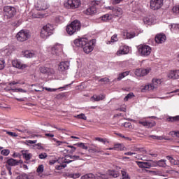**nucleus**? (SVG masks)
<instances>
[{
	"label": "nucleus",
	"instance_id": "nucleus-1",
	"mask_svg": "<svg viewBox=\"0 0 179 179\" xmlns=\"http://www.w3.org/2000/svg\"><path fill=\"white\" fill-rule=\"evenodd\" d=\"M73 44L76 47H80L83 48L85 54H90V52L93 51L94 45H96V39H92L89 41V40L86 38H81L79 39H76L73 41Z\"/></svg>",
	"mask_w": 179,
	"mask_h": 179
},
{
	"label": "nucleus",
	"instance_id": "nucleus-2",
	"mask_svg": "<svg viewBox=\"0 0 179 179\" xmlns=\"http://www.w3.org/2000/svg\"><path fill=\"white\" fill-rule=\"evenodd\" d=\"M66 30L69 36L75 34L76 31L80 30V22L78 20L73 21L69 25H67Z\"/></svg>",
	"mask_w": 179,
	"mask_h": 179
},
{
	"label": "nucleus",
	"instance_id": "nucleus-3",
	"mask_svg": "<svg viewBox=\"0 0 179 179\" xmlns=\"http://www.w3.org/2000/svg\"><path fill=\"white\" fill-rule=\"evenodd\" d=\"M53 31L54 26L50 24H48L43 26L41 29L40 36L41 38H48V37L52 34Z\"/></svg>",
	"mask_w": 179,
	"mask_h": 179
},
{
	"label": "nucleus",
	"instance_id": "nucleus-4",
	"mask_svg": "<svg viewBox=\"0 0 179 179\" xmlns=\"http://www.w3.org/2000/svg\"><path fill=\"white\" fill-rule=\"evenodd\" d=\"M138 51L141 57H149L152 53V48L148 45H140Z\"/></svg>",
	"mask_w": 179,
	"mask_h": 179
},
{
	"label": "nucleus",
	"instance_id": "nucleus-5",
	"mask_svg": "<svg viewBox=\"0 0 179 179\" xmlns=\"http://www.w3.org/2000/svg\"><path fill=\"white\" fill-rule=\"evenodd\" d=\"M162 83V80L159 78L152 79V83L145 85L142 89L141 92H145L146 90H154L157 87V85Z\"/></svg>",
	"mask_w": 179,
	"mask_h": 179
},
{
	"label": "nucleus",
	"instance_id": "nucleus-6",
	"mask_svg": "<svg viewBox=\"0 0 179 179\" xmlns=\"http://www.w3.org/2000/svg\"><path fill=\"white\" fill-rule=\"evenodd\" d=\"M16 38L17 41H26L30 38V33L27 30L22 29L17 34Z\"/></svg>",
	"mask_w": 179,
	"mask_h": 179
},
{
	"label": "nucleus",
	"instance_id": "nucleus-7",
	"mask_svg": "<svg viewBox=\"0 0 179 179\" xmlns=\"http://www.w3.org/2000/svg\"><path fill=\"white\" fill-rule=\"evenodd\" d=\"M3 11L4 16H6L7 19H10L16 15V8L10 6H4Z\"/></svg>",
	"mask_w": 179,
	"mask_h": 179
},
{
	"label": "nucleus",
	"instance_id": "nucleus-8",
	"mask_svg": "<svg viewBox=\"0 0 179 179\" xmlns=\"http://www.w3.org/2000/svg\"><path fill=\"white\" fill-rule=\"evenodd\" d=\"M120 176V172L117 171H108L107 175H101L98 179L117 178Z\"/></svg>",
	"mask_w": 179,
	"mask_h": 179
},
{
	"label": "nucleus",
	"instance_id": "nucleus-9",
	"mask_svg": "<svg viewBox=\"0 0 179 179\" xmlns=\"http://www.w3.org/2000/svg\"><path fill=\"white\" fill-rule=\"evenodd\" d=\"M97 5H99L98 3H93L90 7L83 11V13L88 16L90 15H96V13H97Z\"/></svg>",
	"mask_w": 179,
	"mask_h": 179
},
{
	"label": "nucleus",
	"instance_id": "nucleus-10",
	"mask_svg": "<svg viewBox=\"0 0 179 179\" xmlns=\"http://www.w3.org/2000/svg\"><path fill=\"white\" fill-rule=\"evenodd\" d=\"M163 6V0H150V8L152 10H157Z\"/></svg>",
	"mask_w": 179,
	"mask_h": 179
},
{
	"label": "nucleus",
	"instance_id": "nucleus-11",
	"mask_svg": "<svg viewBox=\"0 0 179 179\" xmlns=\"http://www.w3.org/2000/svg\"><path fill=\"white\" fill-rule=\"evenodd\" d=\"M36 10H45L48 9V5L45 1L39 0L35 3Z\"/></svg>",
	"mask_w": 179,
	"mask_h": 179
},
{
	"label": "nucleus",
	"instance_id": "nucleus-12",
	"mask_svg": "<svg viewBox=\"0 0 179 179\" xmlns=\"http://www.w3.org/2000/svg\"><path fill=\"white\" fill-rule=\"evenodd\" d=\"M64 46L61 44L57 43L51 48V53L53 55H59L62 52Z\"/></svg>",
	"mask_w": 179,
	"mask_h": 179
},
{
	"label": "nucleus",
	"instance_id": "nucleus-13",
	"mask_svg": "<svg viewBox=\"0 0 179 179\" xmlns=\"http://www.w3.org/2000/svg\"><path fill=\"white\" fill-rule=\"evenodd\" d=\"M66 6H68L71 9H76L80 6V0H68Z\"/></svg>",
	"mask_w": 179,
	"mask_h": 179
},
{
	"label": "nucleus",
	"instance_id": "nucleus-14",
	"mask_svg": "<svg viewBox=\"0 0 179 179\" xmlns=\"http://www.w3.org/2000/svg\"><path fill=\"white\" fill-rule=\"evenodd\" d=\"M12 65L14 68H17L18 69H26L27 68V64H22L21 61L18 59H15L12 61Z\"/></svg>",
	"mask_w": 179,
	"mask_h": 179
},
{
	"label": "nucleus",
	"instance_id": "nucleus-15",
	"mask_svg": "<svg viewBox=\"0 0 179 179\" xmlns=\"http://www.w3.org/2000/svg\"><path fill=\"white\" fill-rule=\"evenodd\" d=\"M143 22L144 24H148L150 26V24H153L156 22V17L155 15H149L148 17H145L143 19Z\"/></svg>",
	"mask_w": 179,
	"mask_h": 179
},
{
	"label": "nucleus",
	"instance_id": "nucleus-16",
	"mask_svg": "<svg viewBox=\"0 0 179 179\" xmlns=\"http://www.w3.org/2000/svg\"><path fill=\"white\" fill-rule=\"evenodd\" d=\"M149 72H150L149 69H137L134 73L136 76H145Z\"/></svg>",
	"mask_w": 179,
	"mask_h": 179
},
{
	"label": "nucleus",
	"instance_id": "nucleus-17",
	"mask_svg": "<svg viewBox=\"0 0 179 179\" xmlns=\"http://www.w3.org/2000/svg\"><path fill=\"white\" fill-rule=\"evenodd\" d=\"M69 65L70 64L68 61L62 62L59 65V71L64 72V71L69 69Z\"/></svg>",
	"mask_w": 179,
	"mask_h": 179
},
{
	"label": "nucleus",
	"instance_id": "nucleus-18",
	"mask_svg": "<svg viewBox=\"0 0 179 179\" xmlns=\"http://www.w3.org/2000/svg\"><path fill=\"white\" fill-rule=\"evenodd\" d=\"M129 52V48L128 46H121L120 50L117 52V55H125Z\"/></svg>",
	"mask_w": 179,
	"mask_h": 179
},
{
	"label": "nucleus",
	"instance_id": "nucleus-19",
	"mask_svg": "<svg viewBox=\"0 0 179 179\" xmlns=\"http://www.w3.org/2000/svg\"><path fill=\"white\" fill-rule=\"evenodd\" d=\"M168 78L169 79H179V71L178 70H175V71H171L168 73Z\"/></svg>",
	"mask_w": 179,
	"mask_h": 179
},
{
	"label": "nucleus",
	"instance_id": "nucleus-20",
	"mask_svg": "<svg viewBox=\"0 0 179 179\" xmlns=\"http://www.w3.org/2000/svg\"><path fill=\"white\" fill-rule=\"evenodd\" d=\"M22 55L25 58H34L36 57V52L33 50H25L22 52Z\"/></svg>",
	"mask_w": 179,
	"mask_h": 179
},
{
	"label": "nucleus",
	"instance_id": "nucleus-21",
	"mask_svg": "<svg viewBox=\"0 0 179 179\" xmlns=\"http://www.w3.org/2000/svg\"><path fill=\"white\" fill-rule=\"evenodd\" d=\"M109 9L113 10V15L115 16H121L123 13L122 9L120 7H109Z\"/></svg>",
	"mask_w": 179,
	"mask_h": 179
},
{
	"label": "nucleus",
	"instance_id": "nucleus-22",
	"mask_svg": "<svg viewBox=\"0 0 179 179\" xmlns=\"http://www.w3.org/2000/svg\"><path fill=\"white\" fill-rule=\"evenodd\" d=\"M136 164L140 167V169H150L152 167V164L150 162H136Z\"/></svg>",
	"mask_w": 179,
	"mask_h": 179
},
{
	"label": "nucleus",
	"instance_id": "nucleus-23",
	"mask_svg": "<svg viewBox=\"0 0 179 179\" xmlns=\"http://www.w3.org/2000/svg\"><path fill=\"white\" fill-rule=\"evenodd\" d=\"M155 41L158 44H162L166 41V35L164 34H158L155 36Z\"/></svg>",
	"mask_w": 179,
	"mask_h": 179
},
{
	"label": "nucleus",
	"instance_id": "nucleus-24",
	"mask_svg": "<svg viewBox=\"0 0 179 179\" xmlns=\"http://www.w3.org/2000/svg\"><path fill=\"white\" fill-rule=\"evenodd\" d=\"M6 166H8L9 167H15L17 166V160L13 158L8 159L6 161Z\"/></svg>",
	"mask_w": 179,
	"mask_h": 179
},
{
	"label": "nucleus",
	"instance_id": "nucleus-25",
	"mask_svg": "<svg viewBox=\"0 0 179 179\" xmlns=\"http://www.w3.org/2000/svg\"><path fill=\"white\" fill-rule=\"evenodd\" d=\"M136 36V34H135V32H128V31H123L124 38L131 39L134 38V37H135Z\"/></svg>",
	"mask_w": 179,
	"mask_h": 179
},
{
	"label": "nucleus",
	"instance_id": "nucleus-26",
	"mask_svg": "<svg viewBox=\"0 0 179 179\" xmlns=\"http://www.w3.org/2000/svg\"><path fill=\"white\" fill-rule=\"evenodd\" d=\"M72 162H73V160H69V159H67L65 157H62V158H59L57 160V162L59 163V164H69V163H72Z\"/></svg>",
	"mask_w": 179,
	"mask_h": 179
},
{
	"label": "nucleus",
	"instance_id": "nucleus-27",
	"mask_svg": "<svg viewBox=\"0 0 179 179\" xmlns=\"http://www.w3.org/2000/svg\"><path fill=\"white\" fill-rule=\"evenodd\" d=\"M28 150H22L21 153L22 155L23 159L26 160V162H29L31 159V154L27 153Z\"/></svg>",
	"mask_w": 179,
	"mask_h": 179
},
{
	"label": "nucleus",
	"instance_id": "nucleus-28",
	"mask_svg": "<svg viewBox=\"0 0 179 179\" xmlns=\"http://www.w3.org/2000/svg\"><path fill=\"white\" fill-rule=\"evenodd\" d=\"M148 138H152V139H154L156 141H170V139L166 138L164 136L150 135V136H148Z\"/></svg>",
	"mask_w": 179,
	"mask_h": 179
},
{
	"label": "nucleus",
	"instance_id": "nucleus-29",
	"mask_svg": "<svg viewBox=\"0 0 179 179\" xmlns=\"http://www.w3.org/2000/svg\"><path fill=\"white\" fill-rule=\"evenodd\" d=\"M92 99L95 101H100V100H104L106 99L105 94L94 95Z\"/></svg>",
	"mask_w": 179,
	"mask_h": 179
},
{
	"label": "nucleus",
	"instance_id": "nucleus-30",
	"mask_svg": "<svg viewBox=\"0 0 179 179\" xmlns=\"http://www.w3.org/2000/svg\"><path fill=\"white\" fill-rule=\"evenodd\" d=\"M179 121V115H176L174 117L169 116L168 118H166L167 122H177Z\"/></svg>",
	"mask_w": 179,
	"mask_h": 179
},
{
	"label": "nucleus",
	"instance_id": "nucleus-31",
	"mask_svg": "<svg viewBox=\"0 0 179 179\" xmlns=\"http://www.w3.org/2000/svg\"><path fill=\"white\" fill-rule=\"evenodd\" d=\"M17 179H34L33 176H30L26 173H21L17 177Z\"/></svg>",
	"mask_w": 179,
	"mask_h": 179
},
{
	"label": "nucleus",
	"instance_id": "nucleus-32",
	"mask_svg": "<svg viewBox=\"0 0 179 179\" xmlns=\"http://www.w3.org/2000/svg\"><path fill=\"white\" fill-rule=\"evenodd\" d=\"M128 75H129V71H124L122 73H120L117 78V80L120 81L122 79H124L125 76H128Z\"/></svg>",
	"mask_w": 179,
	"mask_h": 179
},
{
	"label": "nucleus",
	"instance_id": "nucleus-33",
	"mask_svg": "<svg viewBox=\"0 0 179 179\" xmlns=\"http://www.w3.org/2000/svg\"><path fill=\"white\" fill-rule=\"evenodd\" d=\"M81 179H96V176L93 173H87L81 176Z\"/></svg>",
	"mask_w": 179,
	"mask_h": 179
},
{
	"label": "nucleus",
	"instance_id": "nucleus-34",
	"mask_svg": "<svg viewBox=\"0 0 179 179\" xmlns=\"http://www.w3.org/2000/svg\"><path fill=\"white\" fill-rule=\"evenodd\" d=\"M166 159H167V160H169L170 162V163H171L173 165L178 164V162L176 161V159H174V158H173V157L167 156Z\"/></svg>",
	"mask_w": 179,
	"mask_h": 179
},
{
	"label": "nucleus",
	"instance_id": "nucleus-35",
	"mask_svg": "<svg viewBox=\"0 0 179 179\" xmlns=\"http://www.w3.org/2000/svg\"><path fill=\"white\" fill-rule=\"evenodd\" d=\"M12 92H13L14 93H27V91L26 90H23L22 88H15L14 90H11Z\"/></svg>",
	"mask_w": 179,
	"mask_h": 179
},
{
	"label": "nucleus",
	"instance_id": "nucleus-36",
	"mask_svg": "<svg viewBox=\"0 0 179 179\" xmlns=\"http://www.w3.org/2000/svg\"><path fill=\"white\" fill-rule=\"evenodd\" d=\"M74 146H78V148H82V149H85V150H87L88 148L85 145V143H78L74 144Z\"/></svg>",
	"mask_w": 179,
	"mask_h": 179
},
{
	"label": "nucleus",
	"instance_id": "nucleus-37",
	"mask_svg": "<svg viewBox=\"0 0 179 179\" xmlns=\"http://www.w3.org/2000/svg\"><path fill=\"white\" fill-rule=\"evenodd\" d=\"M157 166H159V167H166V160L164 159H161L159 161L157 162Z\"/></svg>",
	"mask_w": 179,
	"mask_h": 179
},
{
	"label": "nucleus",
	"instance_id": "nucleus-38",
	"mask_svg": "<svg viewBox=\"0 0 179 179\" xmlns=\"http://www.w3.org/2000/svg\"><path fill=\"white\" fill-rule=\"evenodd\" d=\"M68 177H70V178H79L80 177V173H69Z\"/></svg>",
	"mask_w": 179,
	"mask_h": 179
},
{
	"label": "nucleus",
	"instance_id": "nucleus-39",
	"mask_svg": "<svg viewBox=\"0 0 179 179\" xmlns=\"http://www.w3.org/2000/svg\"><path fill=\"white\" fill-rule=\"evenodd\" d=\"M95 141H97L98 142H101L103 143V145H106V143L107 142L108 143V141L107 138H101L100 137H96Z\"/></svg>",
	"mask_w": 179,
	"mask_h": 179
},
{
	"label": "nucleus",
	"instance_id": "nucleus-40",
	"mask_svg": "<svg viewBox=\"0 0 179 179\" xmlns=\"http://www.w3.org/2000/svg\"><path fill=\"white\" fill-rule=\"evenodd\" d=\"M75 117H76V118H78L79 120H84L85 121H86V120H87V117H86L85 113H80V115H77Z\"/></svg>",
	"mask_w": 179,
	"mask_h": 179
},
{
	"label": "nucleus",
	"instance_id": "nucleus-41",
	"mask_svg": "<svg viewBox=\"0 0 179 179\" xmlns=\"http://www.w3.org/2000/svg\"><path fill=\"white\" fill-rule=\"evenodd\" d=\"M121 174L122 176V179H129V175H128L125 170H122Z\"/></svg>",
	"mask_w": 179,
	"mask_h": 179
},
{
	"label": "nucleus",
	"instance_id": "nucleus-42",
	"mask_svg": "<svg viewBox=\"0 0 179 179\" xmlns=\"http://www.w3.org/2000/svg\"><path fill=\"white\" fill-rule=\"evenodd\" d=\"M156 125V122H146L145 127L146 128H153Z\"/></svg>",
	"mask_w": 179,
	"mask_h": 179
},
{
	"label": "nucleus",
	"instance_id": "nucleus-43",
	"mask_svg": "<svg viewBox=\"0 0 179 179\" xmlns=\"http://www.w3.org/2000/svg\"><path fill=\"white\" fill-rule=\"evenodd\" d=\"M52 141H54V142H56V146H62L64 143H66V142L58 141L57 140V138H52Z\"/></svg>",
	"mask_w": 179,
	"mask_h": 179
},
{
	"label": "nucleus",
	"instance_id": "nucleus-44",
	"mask_svg": "<svg viewBox=\"0 0 179 179\" xmlns=\"http://www.w3.org/2000/svg\"><path fill=\"white\" fill-rule=\"evenodd\" d=\"M9 153H10V150H9L8 149H4L1 151V155H2L3 156H9Z\"/></svg>",
	"mask_w": 179,
	"mask_h": 179
},
{
	"label": "nucleus",
	"instance_id": "nucleus-45",
	"mask_svg": "<svg viewBox=\"0 0 179 179\" xmlns=\"http://www.w3.org/2000/svg\"><path fill=\"white\" fill-rule=\"evenodd\" d=\"M134 93H129L128 94L124 99V101H128V100H129L130 99H132V97H134Z\"/></svg>",
	"mask_w": 179,
	"mask_h": 179
},
{
	"label": "nucleus",
	"instance_id": "nucleus-46",
	"mask_svg": "<svg viewBox=\"0 0 179 179\" xmlns=\"http://www.w3.org/2000/svg\"><path fill=\"white\" fill-rule=\"evenodd\" d=\"M170 29L171 30H179V24H172Z\"/></svg>",
	"mask_w": 179,
	"mask_h": 179
},
{
	"label": "nucleus",
	"instance_id": "nucleus-47",
	"mask_svg": "<svg viewBox=\"0 0 179 179\" xmlns=\"http://www.w3.org/2000/svg\"><path fill=\"white\" fill-rule=\"evenodd\" d=\"M67 157H70L71 159H73L74 160H80V155H66Z\"/></svg>",
	"mask_w": 179,
	"mask_h": 179
},
{
	"label": "nucleus",
	"instance_id": "nucleus-48",
	"mask_svg": "<svg viewBox=\"0 0 179 179\" xmlns=\"http://www.w3.org/2000/svg\"><path fill=\"white\" fill-rule=\"evenodd\" d=\"M40 71L41 73H47V72L49 71V69L45 66H42L40 68Z\"/></svg>",
	"mask_w": 179,
	"mask_h": 179
},
{
	"label": "nucleus",
	"instance_id": "nucleus-49",
	"mask_svg": "<svg viewBox=\"0 0 179 179\" xmlns=\"http://www.w3.org/2000/svg\"><path fill=\"white\" fill-rule=\"evenodd\" d=\"M115 150H122V145L121 144H115L114 145Z\"/></svg>",
	"mask_w": 179,
	"mask_h": 179
},
{
	"label": "nucleus",
	"instance_id": "nucleus-50",
	"mask_svg": "<svg viewBox=\"0 0 179 179\" xmlns=\"http://www.w3.org/2000/svg\"><path fill=\"white\" fill-rule=\"evenodd\" d=\"M172 12L173 13H179V5L173 6L172 8Z\"/></svg>",
	"mask_w": 179,
	"mask_h": 179
},
{
	"label": "nucleus",
	"instance_id": "nucleus-51",
	"mask_svg": "<svg viewBox=\"0 0 179 179\" xmlns=\"http://www.w3.org/2000/svg\"><path fill=\"white\" fill-rule=\"evenodd\" d=\"M65 167H66V164H60L59 165H57L55 166L56 170H62V169H65Z\"/></svg>",
	"mask_w": 179,
	"mask_h": 179
},
{
	"label": "nucleus",
	"instance_id": "nucleus-52",
	"mask_svg": "<svg viewBox=\"0 0 179 179\" xmlns=\"http://www.w3.org/2000/svg\"><path fill=\"white\" fill-rule=\"evenodd\" d=\"M88 152L90 153H99L100 151H99L96 148H90L89 150H88Z\"/></svg>",
	"mask_w": 179,
	"mask_h": 179
},
{
	"label": "nucleus",
	"instance_id": "nucleus-53",
	"mask_svg": "<svg viewBox=\"0 0 179 179\" xmlns=\"http://www.w3.org/2000/svg\"><path fill=\"white\" fill-rule=\"evenodd\" d=\"M6 132L10 136H13L14 138L17 137V134L16 133H15V132H11V131H6Z\"/></svg>",
	"mask_w": 179,
	"mask_h": 179
},
{
	"label": "nucleus",
	"instance_id": "nucleus-54",
	"mask_svg": "<svg viewBox=\"0 0 179 179\" xmlns=\"http://www.w3.org/2000/svg\"><path fill=\"white\" fill-rule=\"evenodd\" d=\"M26 143L27 145H34V143H37V140L31 141V140H27Z\"/></svg>",
	"mask_w": 179,
	"mask_h": 179
},
{
	"label": "nucleus",
	"instance_id": "nucleus-55",
	"mask_svg": "<svg viewBox=\"0 0 179 179\" xmlns=\"http://www.w3.org/2000/svg\"><path fill=\"white\" fill-rule=\"evenodd\" d=\"M171 135L172 136H176V138H179V131H173L171 132Z\"/></svg>",
	"mask_w": 179,
	"mask_h": 179
},
{
	"label": "nucleus",
	"instance_id": "nucleus-56",
	"mask_svg": "<svg viewBox=\"0 0 179 179\" xmlns=\"http://www.w3.org/2000/svg\"><path fill=\"white\" fill-rule=\"evenodd\" d=\"M48 155H47V153L43 152L39 155L38 157L41 159H46V157H48Z\"/></svg>",
	"mask_w": 179,
	"mask_h": 179
},
{
	"label": "nucleus",
	"instance_id": "nucleus-57",
	"mask_svg": "<svg viewBox=\"0 0 179 179\" xmlns=\"http://www.w3.org/2000/svg\"><path fill=\"white\" fill-rule=\"evenodd\" d=\"M37 173H43V171H44V166L43 165H40L37 170H36Z\"/></svg>",
	"mask_w": 179,
	"mask_h": 179
},
{
	"label": "nucleus",
	"instance_id": "nucleus-58",
	"mask_svg": "<svg viewBox=\"0 0 179 179\" xmlns=\"http://www.w3.org/2000/svg\"><path fill=\"white\" fill-rule=\"evenodd\" d=\"M5 68V60H0V71Z\"/></svg>",
	"mask_w": 179,
	"mask_h": 179
},
{
	"label": "nucleus",
	"instance_id": "nucleus-59",
	"mask_svg": "<svg viewBox=\"0 0 179 179\" xmlns=\"http://www.w3.org/2000/svg\"><path fill=\"white\" fill-rule=\"evenodd\" d=\"M111 41L113 43H115V41H118V38L117 37V34H115L113 35L112 37H111Z\"/></svg>",
	"mask_w": 179,
	"mask_h": 179
},
{
	"label": "nucleus",
	"instance_id": "nucleus-60",
	"mask_svg": "<svg viewBox=\"0 0 179 179\" xmlns=\"http://www.w3.org/2000/svg\"><path fill=\"white\" fill-rule=\"evenodd\" d=\"M123 126L124 127V128H132V125L129 122H124L123 124Z\"/></svg>",
	"mask_w": 179,
	"mask_h": 179
},
{
	"label": "nucleus",
	"instance_id": "nucleus-61",
	"mask_svg": "<svg viewBox=\"0 0 179 179\" xmlns=\"http://www.w3.org/2000/svg\"><path fill=\"white\" fill-rule=\"evenodd\" d=\"M101 19L103 22H107V20H108V15L106 14L103 16L101 17Z\"/></svg>",
	"mask_w": 179,
	"mask_h": 179
},
{
	"label": "nucleus",
	"instance_id": "nucleus-62",
	"mask_svg": "<svg viewBox=\"0 0 179 179\" xmlns=\"http://www.w3.org/2000/svg\"><path fill=\"white\" fill-rule=\"evenodd\" d=\"M7 170L8 171V174L10 176H12V167L9 166H6Z\"/></svg>",
	"mask_w": 179,
	"mask_h": 179
},
{
	"label": "nucleus",
	"instance_id": "nucleus-63",
	"mask_svg": "<svg viewBox=\"0 0 179 179\" xmlns=\"http://www.w3.org/2000/svg\"><path fill=\"white\" fill-rule=\"evenodd\" d=\"M99 82H106V83H108V82H110V79H108L107 78H101L99 80Z\"/></svg>",
	"mask_w": 179,
	"mask_h": 179
},
{
	"label": "nucleus",
	"instance_id": "nucleus-64",
	"mask_svg": "<svg viewBox=\"0 0 179 179\" xmlns=\"http://www.w3.org/2000/svg\"><path fill=\"white\" fill-rule=\"evenodd\" d=\"M61 20H62V16H57L56 17V22H59Z\"/></svg>",
	"mask_w": 179,
	"mask_h": 179
}]
</instances>
